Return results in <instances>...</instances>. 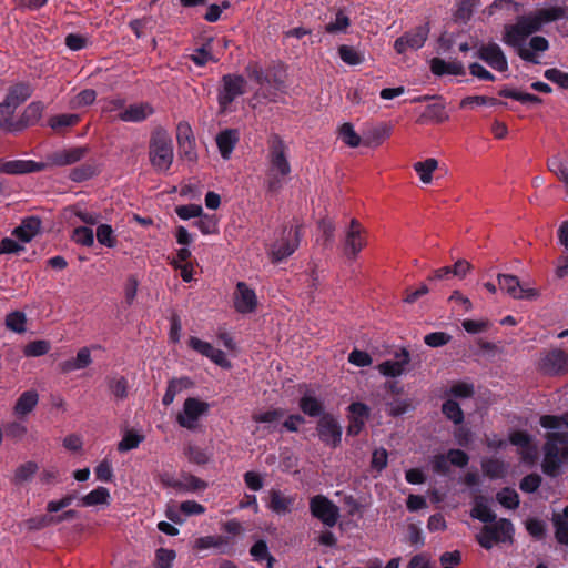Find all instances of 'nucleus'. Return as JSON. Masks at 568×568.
<instances>
[{"mask_svg": "<svg viewBox=\"0 0 568 568\" xmlns=\"http://www.w3.org/2000/svg\"><path fill=\"white\" fill-rule=\"evenodd\" d=\"M251 555L255 561L266 560L267 568H273V564L275 561L274 557L270 555L268 548L265 541L258 540L251 548Z\"/></svg>", "mask_w": 568, "mask_h": 568, "instance_id": "nucleus-52", "label": "nucleus"}, {"mask_svg": "<svg viewBox=\"0 0 568 568\" xmlns=\"http://www.w3.org/2000/svg\"><path fill=\"white\" fill-rule=\"evenodd\" d=\"M349 27V17L343 10H338L335 14L334 20H332L325 26V31L331 34L346 33Z\"/></svg>", "mask_w": 568, "mask_h": 568, "instance_id": "nucleus-50", "label": "nucleus"}, {"mask_svg": "<svg viewBox=\"0 0 568 568\" xmlns=\"http://www.w3.org/2000/svg\"><path fill=\"white\" fill-rule=\"evenodd\" d=\"M470 516L474 519H478L486 524L493 523L496 519L495 514L491 511L486 500L481 496L475 497V504L470 511Z\"/></svg>", "mask_w": 568, "mask_h": 568, "instance_id": "nucleus-41", "label": "nucleus"}, {"mask_svg": "<svg viewBox=\"0 0 568 568\" xmlns=\"http://www.w3.org/2000/svg\"><path fill=\"white\" fill-rule=\"evenodd\" d=\"M484 474L493 479L504 478L507 474V465L497 458H486L481 462Z\"/></svg>", "mask_w": 568, "mask_h": 568, "instance_id": "nucleus-43", "label": "nucleus"}, {"mask_svg": "<svg viewBox=\"0 0 568 568\" xmlns=\"http://www.w3.org/2000/svg\"><path fill=\"white\" fill-rule=\"evenodd\" d=\"M300 388H305L298 403L300 409L310 417L321 416L323 413V403L316 397L314 390L306 385L300 386Z\"/></svg>", "mask_w": 568, "mask_h": 568, "instance_id": "nucleus-27", "label": "nucleus"}, {"mask_svg": "<svg viewBox=\"0 0 568 568\" xmlns=\"http://www.w3.org/2000/svg\"><path fill=\"white\" fill-rule=\"evenodd\" d=\"M410 362L408 351L397 352L393 359H387L377 365V371L385 377H398L403 375Z\"/></svg>", "mask_w": 568, "mask_h": 568, "instance_id": "nucleus-20", "label": "nucleus"}, {"mask_svg": "<svg viewBox=\"0 0 568 568\" xmlns=\"http://www.w3.org/2000/svg\"><path fill=\"white\" fill-rule=\"evenodd\" d=\"M284 416V410L280 408L254 413L252 419L257 424H264L267 429H275Z\"/></svg>", "mask_w": 568, "mask_h": 568, "instance_id": "nucleus-38", "label": "nucleus"}, {"mask_svg": "<svg viewBox=\"0 0 568 568\" xmlns=\"http://www.w3.org/2000/svg\"><path fill=\"white\" fill-rule=\"evenodd\" d=\"M38 402L39 395L36 390L23 392L13 407L14 415L23 417L30 414L38 405Z\"/></svg>", "mask_w": 568, "mask_h": 568, "instance_id": "nucleus-32", "label": "nucleus"}, {"mask_svg": "<svg viewBox=\"0 0 568 568\" xmlns=\"http://www.w3.org/2000/svg\"><path fill=\"white\" fill-rule=\"evenodd\" d=\"M514 527L510 520L499 519L494 525H486L477 535V541L485 549H490L496 542L510 541Z\"/></svg>", "mask_w": 568, "mask_h": 568, "instance_id": "nucleus-6", "label": "nucleus"}, {"mask_svg": "<svg viewBox=\"0 0 568 568\" xmlns=\"http://www.w3.org/2000/svg\"><path fill=\"white\" fill-rule=\"evenodd\" d=\"M498 503L508 509H515L519 505V496L513 488H504L496 496Z\"/></svg>", "mask_w": 568, "mask_h": 568, "instance_id": "nucleus-56", "label": "nucleus"}, {"mask_svg": "<svg viewBox=\"0 0 568 568\" xmlns=\"http://www.w3.org/2000/svg\"><path fill=\"white\" fill-rule=\"evenodd\" d=\"M429 30V24L424 23L410 31L405 32L403 36L395 40L394 50L397 54H405L408 50H419L424 47L428 38Z\"/></svg>", "mask_w": 568, "mask_h": 568, "instance_id": "nucleus-10", "label": "nucleus"}, {"mask_svg": "<svg viewBox=\"0 0 568 568\" xmlns=\"http://www.w3.org/2000/svg\"><path fill=\"white\" fill-rule=\"evenodd\" d=\"M206 483L193 475H182L174 480L173 488L182 491H199L206 488Z\"/></svg>", "mask_w": 568, "mask_h": 568, "instance_id": "nucleus-42", "label": "nucleus"}, {"mask_svg": "<svg viewBox=\"0 0 568 568\" xmlns=\"http://www.w3.org/2000/svg\"><path fill=\"white\" fill-rule=\"evenodd\" d=\"M540 425L551 429L544 447L542 471L555 477L559 475L560 467L568 463V413L562 416L544 415Z\"/></svg>", "mask_w": 568, "mask_h": 568, "instance_id": "nucleus-1", "label": "nucleus"}, {"mask_svg": "<svg viewBox=\"0 0 568 568\" xmlns=\"http://www.w3.org/2000/svg\"><path fill=\"white\" fill-rule=\"evenodd\" d=\"M497 280L499 288L507 293L513 298L535 300L539 295L536 288L520 284L518 277L515 275L499 274Z\"/></svg>", "mask_w": 568, "mask_h": 568, "instance_id": "nucleus-12", "label": "nucleus"}, {"mask_svg": "<svg viewBox=\"0 0 568 568\" xmlns=\"http://www.w3.org/2000/svg\"><path fill=\"white\" fill-rule=\"evenodd\" d=\"M260 305L257 294L246 282L239 281L232 293V306L240 315L254 314Z\"/></svg>", "mask_w": 568, "mask_h": 568, "instance_id": "nucleus-7", "label": "nucleus"}, {"mask_svg": "<svg viewBox=\"0 0 568 568\" xmlns=\"http://www.w3.org/2000/svg\"><path fill=\"white\" fill-rule=\"evenodd\" d=\"M41 165L33 161L13 160L0 164V172L7 174H22L39 171Z\"/></svg>", "mask_w": 568, "mask_h": 568, "instance_id": "nucleus-33", "label": "nucleus"}, {"mask_svg": "<svg viewBox=\"0 0 568 568\" xmlns=\"http://www.w3.org/2000/svg\"><path fill=\"white\" fill-rule=\"evenodd\" d=\"M413 168L423 184H430L433 181V173L438 168V161L434 158H428L424 161L415 162Z\"/></svg>", "mask_w": 568, "mask_h": 568, "instance_id": "nucleus-37", "label": "nucleus"}, {"mask_svg": "<svg viewBox=\"0 0 568 568\" xmlns=\"http://www.w3.org/2000/svg\"><path fill=\"white\" fill-rule=\"evenodd\" d=\"M187 344L194 352L207 357L217 366L225 369H230L232 367L226 354L221 349L214 348L211 343L202 341L196 336H191Z\"/></svg>", "mask_w": 568, "mask_h": 568, "instance_id": "nucleus-16", "label": "nucleus"}, {"mask_svg": "<svg viewBox=\"0 0 568 568\" xmlns=\"http://www.w3.org/2000/svg\"><path fill=\"white\" fill-rule=\"evenodd\" d=\"M14 108H12L9 102L3 101L0 103V129L8 132H18L19 131V121L14 122L12 116L14 113Z\"/></svg>", "mask_w": 568, "mask_h": 568, "instance_id": "nucleus-44", "label": "nucleus"}, {"mask_svg": "<svg viewBox=\"0 0 568 568\" xmlns=\"http://www.w3.org/2000/svg\"><path fill=\"white\" fill-rule=\"evenodd\" d=\"M176 140L180 151L189 161L196 160L195 138L189 122L181 121L176 125Z\"/></svg>", "mask_w": 568, "mask_h": 568, "instance_id": "nucleus-19", "label": "nucleus"}, {"mask_svg": "<svg viewBox=\"0 0 568 568\" xmlns=\"http://www.w3.org/2000/svg\"><path fill=\"white\" fill-rule=\"evenodd\" d=\"M71 239L80 245L92 246L94 243V235L92 229L88 226H79L73 230Z\"/></svg>", "mask_w": 568, "mask_h": 568, "instance_id": "nucleus-61", "label": "nucleus"}, {"mask_svg": "<svg viewBox=\"0 0 568 568\" xmlns=\"http://www.w3.org/2000/svg\"><path fill=\"white\" fill-rule=\"evenodd\" d=\"M301 226L283 227L270 245L268 255L273 263L282 262L291 256L298 247Z\"/></svg>", "mask_w": 568, "mask_h": 568, "instance_id": "nucleus-5", "label": "nucleus"}, {"mask_svg": "<svg viewBox=\"0 0 568 568\" xmlns=\"http://www.w3.org/2000/svg\"><path fill=\"white\" fill-rule=\"evenodd\" d=\"M337 53L339 59L347 65H359L365 61L364 53L352 45L341 44L337 48Z\"/></svg>", "mask_w": 568, "mask_h": 568, "instance_id": "nucleus-40", "label": "nucleus"}, {"mask_svg": "<svg viewBox=\"0 0 568 568\" xmlns=\"http://www.w3.org/2000/svg\"><path fill=\"white\" fill-rule=\"evenodd\" d=\"M41 230V220L37 216H29L21 221L11 235L19 240L23 245L31 242Z\"/></svg>", "mask_w": 568, "mask_h": 568, "instance_id": "nucleus-23", "label": "nucleus"}, {"mask_svg": "<svg viewBox=\"0 0 568 568\" xmlns=\"http://www.w3.org/2000/svg\"><path fill=\"white\" fill-rule=\"evenodd\" d=\"M92 363L91 351L89 347H82L78 351L77 356L72 359L64 361L60 364L63 373H70L88 367Z\"/></svg>", "mask_w": 568, "mask_h": 568, "instance_id": "nucleus-31", "label": "nucleus"}, {"mask_svg": "<svg viewBox=\"0 0 568 568\" xmlns=\"http://www.w3.org/2000/svg\"><path fill=\"white\" fill-rule=\"evenodd\" d=\"M521 9V4L514 0H494L490 6L484 9L483 14L493 17L497 12L516 13Z\"/></svg>", "mask_w": 568, "mask_h": 568, "instance_id": "nucleus-39", "label": "nucleus"}, {"mask_svg": "<svg viewBox=\"0 0 568 568\" xmlns=\"http://www.w3.org/2000/svg\"><path fill=\"white\" fill-rule=\"evenodd\" d=\"M192 385L193 383L189 377L172 378L169 381L165 394L162 398L163 405H171L179 393L190 388Z\"/></svg>", "mask_w": 568, "mask_h": 568, "instance_id": "nucleus-35", "label": "nucleus"}, {"mask_svg": "<svg viewBox=\"0 0 568 568\" xmlns=\"http://www.w3.org/2000/svg\"><path fill=\"white\" fill-rule=\"evenodd\" d=\"M43 111L44 105L42 102L34 101L28 104L19 120V131L38 123L42 116Z\"/></svg>", "mask_w": 568, "mask_h": 568, "instance_id": "nucleus-34", "label": "nucleus"}, {"mask_svg": "<svg viewBox=\"0 0 568 568\" xmlns=\"http://www.w3.org/2000/svg\"><path fill=\"white\" fill-rule=\"evenodd\" d=\"M545 78L560 88L568 89V73L559 69H548L545 71Z\"/></svg>", "mask_w": 568, "mask_h": 568, "instance_id": "nucleus-64", "label": "nucleus"}, {"mask_svg": "<svg viewBox=\"0 0 568 568\" xmlns=\"http://www.w3.org/2000/svg\"><path fill=\"white\" fill-rule=\"evenodd\" d=\"M87 146H72L52 152L48 160L52 165L65 166L81 161L88 154Z\"/></svg>", "mask_w": 568, "mask_h": 568, "instance_id": "nucleus-22", "label": "nucleus"}, {"mask_svg": "<svg viewBox=\"0 0 568 568\" xmlns=\"http://www.w3.org/2000/svg\"><path fill=\"white\" fill-rule=\"evenodd\" d=\"M39 470V466L36 462L29 460L17 467L14 470L12 481L16 485H21L32 479V477Z\"/></svg>", "mask_w": 568, "mask_h": 568, "instance_id": "nucleus-46", "label": "nucleus"}, {"mask_svg": "<svg viewBox=\"0 0 568 568\" xmlns=\"http://www.w3.org/2000/svg\"><path fill=\"white\" fill-rule=\"evenodd\" d=\"M566 17L565 8L550 6L537 9L528 14L520 16L516 23L507 24L504 30L503 41L505 43L518 44L532 33L540 31L546 24L556 22Z\"/></svg>", "mask_w": 568, "mask_h": 568, "instance_id": "nucleus-2", "label": "nucleus"}, {"mask_svg": "<svg viewBox=\"0 0 568 568\" xmlns=\"http://www.w3.org/2000/svg\"><path fill=\"white\" fill-rule=\"evenodd\" d=\"M295 501L296 495H285L280 489H271L267 507L277 515H286L293 510Z\"/></svg>", "mask_w": 568, "mask_h": 568, "instance_id": "nucleus-24", "label": "nucleus"}, {"mask_svg": "<svg viewBox=\"0 0 568 568\" xmlns=\"http://www.w3.org/2000/svg\"><path fill=\"white\" fill-rule=\"evenodd\" d=\"M539 369L547 375H561L568 372V354L552 349L544 354L539 361Z\"/></svg>", "mask_w": 568, "mask_h": 568, "instance_id": "nucleus-18", "label": "nucleus"}, {"mask_svg": "<svg viewBox=\"0 0 568 568\" xmlns=\"http://www.w3.org/2000/svg\"><path fill=\"white\" fill-rule=\"evenodd\" d=\"M94 474L98 480L111 483L114 477L112 462L109 458L102 459L94 468Z\"/></svg>", "mask_w": 568, "mask_h": 568, "instance_id": "nucleus-62", "label": "nucleus"}, {"mask_svg": "<svg viewBox=\"0 0 568 568\" xmlns=\"http://www.w3.org/2000/svg\"><path fill=\"white\" fill-rule=\"evenodd\" d=\"M153 108L149 103L131 104L118 114L119 120L123 122H141L152 115Z\"/></svg>", "mask_w": 568, "mask_h": 568, "instance_id": "nucleus-28", "label": "nucleus"}, {"mask_svg": "<svg viewBox=\"0 0 568 568\" xmlns=\"http://www.w3.org/2000/svg\"><path fill=\"white\" fill-rule=\"evenodd\" d=\"M246 81L239 74H225L222 77V85L217 92V102L221 112H226L232 102L244 94Z\"/></svg>", "mask_w": 568, "mask_h": 568, "instance_id": "nucleus-8", "label": "nucleus"}, {"mask_svg": "<svg viewBox=\"0 0 568 568\" xmlns=\"http://www.w3.org/2000/svg\"><path fill=\"white\" fill-rule=\"evenodd\" d=\"M176 554L172 549L159 548L155 551L153 568H172Z\"/></svg>", "mask_w": 568, "mask_h": 568, "instance_id": "nucleus-55", "label": "nucleus"}, {"mask_svg": "<svg viewBox=\"0 0 568 568\" xmlns=\"http://www.w3.org/2000/svg\"><path fill=\"white\" fill-rule=\"evenodd\" d=\"M498 72L508 71V61L501 48L495 42L481 44L475 54Z\"/></svg>", "mask_w": 568, "mask_h": 568, "instance_id": "nucleus-15", "label": "nucleus"}, {"mask_svg": "<svg viewBox=\"0 0 568 568\" xmlns=\"http://www.w3.org/2000/svg\"><path fill=\"white\" fill-rule=\"evenodd\" d=\"M548 169L564 183L568 192V162L560 155H555L548 160Z\"/></svg>", "mask_w": 568, "mask_h": 568, "instance_id": "nucleus-45", "label": "nucleus"}, {"mask_svg": "<svg viewBox=\"0 0 568 568\" xmlns=\"http://www.w3.org/2000/svg\"><path fill=\"white\" fill-rule=\"evenodd\" d=\"M527 39H523L518 44L506 43L509 47L516 49L517 54L521 60L526 62H530L534 64L539 63V58L537 55L538 52H545L549 49V42L545 37L535 36L532 37L528 44H525Z\"/></svg>", "mask_w": 568, "mask_h": 568, "instance_id": "nucleus-14", "label": "nucleus"}, {"mask_svg": "<svg viewBox=\"0 0 568 568\" xmlns=\"http://www.w3.org/2000/svg\"><path fill=\"white\" fill-rule=\"evenodd\" d=\"M310 510L312 516L327 527L335 526L339 517L338 507L323 495H316L311 498Z\"/></svg>", "mask_w": 568, "mask_h": 568, "instance_id": "nucleus-11", "label": "nucleus"}, {"mask_svg": "<svg viewBox=\"0 0 568 568\" xmlns=\"http://www.w3.org/2000/svg\"><path fill=\"white\" fill-rule=\"evenodd\" d=\"M149 159L156 172L163 173L170 170L173 159L172 139L164 130L152 133L149 145Z\"/></svg>", "mask_w": 568, "mask_h": 568, "instance_id": "nucleus-4", "label": "nucleus"}, {"mask_svg": "<svg viewBox=\"0 0 568 568\" xmlns=\"http://www.w3.org/2000/svg\"><path fill=\"white\" fill-rule=\"evenodd\" d=\"M33 90L28 83H17L9 89V92L4 99L6 102L17 109L23 103L31 94Z\"/></svg>", "mask_w": 568, "mask_h": 568, "instance_id": "nucleus-36", "label": "nucleus"}, {"mask_svg": "<svg viewBox=\"0 0 568 568\" xmlns=\"http://www.w3.org/2000/svg\"><path fill=\"white\" fill-rule=\"evenodd\" d=\"M210 405L206 402L189 397L183 404L182 410L176 416L178 424L189 430L197 427L199 419L209 412Z\"/></svg>", "mask_w": 568, "mask_h": 568, "instance_id": "nucleus-9", "label": "nucleus"}, {"mask_svg": "<svg viewBox=\"0 0 568 568\" xmlns=\"http://www.w3.org/2000/svg\"><path fill=\"white\" fill-rule=\"evenodd\" d=\"M97 99V92L93 89H84L75 94L69 102L71 109H80L91 105Z\"/></svg>", "mask_w": 568, "mask_h": 568, "instance_id": "nucleus-53", "label": "nucleus"}, {"mask_svg": "<svg viewBox=\"0 0 568 568\" xmlns=\"http://www.w3.org/2000/svg\"><path fill=\"white\" fill-rule=\"evenodd\" d=\"M80 121V116L77 114H59L54 115L49 120V125L53 130H58L65 126H73Z\"/></svg>", "mask_w": 568, "mask_h": 568, "instance_id": "nucleus-63", "label": "nucleus"}, {"mask_svg": "<svg viewBox=\"0 0 568 568\" xmlns=\"http://www.w3.org/2000/svg\"><path fill=\"white\" fill-rule=\"evenodd\" d=\"M224 545H227V540L222 536H205L195 540L194 549L204 550L209 548H221Z\"/></svg>", "mask_w": 568, "mask_h": 568, "instance_id": "nucleus-59", "label": "nucleus"}, {"mask_svg": "<svg viewBox=\"0 0 568 568\" xmlns=\"http://www.w3.org/2000/svg\"><path fill=\"white\" fill-rule=\"evenodd\" d=\"M111 500L110 491L106 487L99 486L82 496L79 499V506L81 507H94V506H109Z\"/></svg>", "mask_w": 568, "mask_h": 568, "instance_id": "nucleus-30", "label": "nucleus"}, {"mask_svg": "<svg viewBox=\"0 0 568 568\" xmlns=\"http://www.w3.org/2000/svg\"><path fill=\"white\" fill-rule=\"evenodd\" d=\"M97 240L100 244L106 247H114L116 245V237L114 231L109 224H100L97 229Z\"/></svg>", "mask_w": 568, "mask_h": 568, "instance_id": "nucleus-58", "label": "nucleus"}, {"mask_svg": "<svg viewBox=\"0 0 568 568\" xmlns=\"http://www.w3.org/2000/svg\"><path fill=\"white\" fill-rule=\"evenodd\" d=\"M369 417V407L366 404L356 402L348 406L347 435L357 436L364 428Z\"/></svg>", "mask_w": 568, "mask_h": 568, "instance_id": "nucleus-21", "label": "nucleus"}, {"mask_svg": "<svg viewBox=\"0 0 568 568\" xmlns=\"http://www.w3.org/2000/svg\"><path fill=\"white\" fill-rule=\"evenodd\" d=\"M430 71L437 77L443 75H465L466 71L463 63L458 60L445 61L440 58L430 60Z\"/></svg>", "mask_w": 568, "mask_h": 568, "instance_id": "nucleus-26", "label": "nucleus"}, {"mask_svg": "<svg viewBox=\"0 0 568 568\" xmlns=\"http://www.w3.org/2000/svg\"><path fill=\"white\" fill-rule=\"evenodd\" d=\"M444 415L454 424H460L464 420V413L459 404L453 399H448L443 404L442 408Z\"/></svg>", "mask_w": 568, "mask_h": 568, "instance_id": "nucleus-57", "label": "nucleus"}, {"mask_svg": "<svg viewBox=\"0 0 568 568\" xmlns=\"http://www.w3.org/2000/svg\"><path fill=\"white\" fill-rule=\"evenodd\" d=\"M479 6V0H457L456 11L454 13L455 20L467 22L474 12V9Z\"/></svg>", "mask_w": 568, "mask_h": 568, "instance_id": "nucleus-51", "label": "nucleus"}, {"mask_svg": "<svg viewBox=\"0 0 568 568\" xmlns=\"http://www.w3.org/2000/svg\"><path fill=\"white\" fill-rule=\"evenodd\" d=\"M338 138L349 148H357L362 143V138L349 122H345L338 128Z\"/></svg>", "mask_w": 568, "mask_h": 568, "instance_id": "nucleus-48", "label": "nucleus"}, {"mask_svg": "<svg viewBox=\"0 0 568 568\" xmlns=\"http://www.w3.org/2000/svg\"><path fill=\"white\" fill-rule=\"evenodd\" d=\"M367 243L366 230L361 223L353 219L345 234L344 253L351 258H355Z\"/></svg>", "mask_w": 568, "mask_h": 568, "instance_id": "nucleus-13", "label": "nucleus"}, {"mask_svg": "<svg viewBox=\"0 0 568 568\" xmlns=\"http://www.w3.org/2000/svg\"><path fill=\"white\" fill-rule=\"evenodd\" d=\"M267 161L266 187L268 192L276 193L283 187L286 178L291 174L287 146L277 135L270 140Z\"/></svg>", "mask_w": 568, "mask_h": 568, "instance_id": "nucleus-3", "label": "nucleus"}, {"mask_svg": "<svg viewBox=\"0 0 568 568\" xmlns=\"http://www.w3.org/2000/svg\"><path fill=\"white\" fill-rule=\"evenodd\" d=\"M4 325L11 332L23 334L27 332V316L21 311L10 312L6 316Z\"/></svg>", "mask_w": 568, "mask_h": 568, "instance_id": "nucleus-47", "label": "nucleus"}, {"mask_svg": "<svg viewBox=\"0 0 568 568\" xmlns=\"http://www.w3.org/2000/svg\"><path fill=\"white\" fill-rule=\"evenodd\" d=\"M320 439L327 446L337 447L342 440V427L332 415L321 416L317 423Z\"/></svg>", "mask_w": 568, "mask_h": 568, "instance_id": "nucleus-17", "label": "nucleus"}, {"mask_svg": "<svg viewBox=\"0 0 568 568\" xmlns=\"http://www.w3.org/2000/svg\"><path fill=\"white\" fill-rule=\"evenodd\" d=\"M392 134V128L387 124H381L374 129H372L366 138H365V144L368 146H378L381 145L386 139H388Z\"/></svg>", "mask_w": 568, "mask_h": 568, "instance_id": "nucleus-49", "label": "nucleus"}, {"mask_svg": "<svg viewBox=\"0 0 568 568\" xmlns=\"http://www.w3.org/2000/svg\"><path fill=\"white\" fill-rule=\"evenodd\" d=\"M239 142V132L234 129L221 131L216 136V144L221 156L229 160L236 143Z\"/></svg>", "mask_w": 568, "mask_h": 568, "instance_id": "nucleus-29", "label": "nucleus"}, {"mask_svg": "<svg viewBox=\"0 0 568 568\" xmlns=\"http://www.w3.org/2000/svg\"><path fill=\"white\" fill-rule=\"evenodd\" d=\"M50 351V343L44 339L33 341L27 344L23 348V354L27 357H39L45 355Z\"/></svg>", "mask_w": 568, "mask_h": 568, "instance_id": "nucleus-60", "label": "nucleus"}, {"mask_svg": "<svg viewBox=\"0 0 568 568\" xmlns=\"http://www.w3.org/2000/svg\"><path fill=\"white\" fill-rule=\"evenodd\" d=\"M143 440H144V436L143 435H141L139 433H135V432H132V430H128L123 435L122 439L119 442L118 450L121 452V453H124V452H129L131 449L138 448L139 445Z\"/></svg>", "mask_w": 568, "mask_h": 568, "instance_id": "nucleus-54", "label": "nucleus"}, {"mask_svg": "<svg viewBox=\"0 0 568 568\" xmlns=\"http://www.w3.org/2000/svg\"><path fill=\"white\" fill-rule=\"evenodd\" d=\"M509 442L520 449L524 462L531 463L537 456V447L532 444L531 437L525 432H514L509 436Z\"/></svg>", "mask_w": 568, "mask_h": 568, "instance_id": "nucleus-25", "label": "nucleus"}]
</instances>
